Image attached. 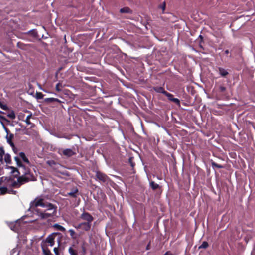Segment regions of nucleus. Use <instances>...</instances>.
Wrapping results in <instances>:
<instances>
[{
	"mask_svg": "<svg viewBox=\"0 0 255 255\" xmlns=\"http://www.w3.org/2000/svg\"><path fill=\"white\" fill-rule=\"evenodd\" d=\"M30 208L42 220L53 218L57 214V206L45 201L40 197H36L30 203Z\"/></svg>",
	"mask_w": 255,
	"mask_h": 255,
	"instance_id": "1",
	"label": "nucleus"
},
{
	"mask_svg": "<svg viewBox=\"0 0 255 255\" xmlns=\"http://www.w3.org/2000/svg\"><path fill=\"white\" fill-rule=\"evenodd\" d=\"M35 180V177L31 173L29 170H25V171L23 173V174L19 176L16 181H13L11 182V185L14 188H19L21 185L29 182L30 181H34Z\"/></svg>",
	"mask_w": 255,
	"mask_h": 255,
	"instance_id": "2",
	"label": "nucleus"
},
{
	"mask_svg": "<svg viewBox=\"0 0 255 255\" xmlns=\"http://www.w3.org/2000/svg\"><path fill=\"white\" fill-rule=\"evenodd\" d=\"M73 226L76 230L81 229L83 231L87 232L91 229L92 224L82 222L77 224H74Z\"/></svg>",
	"mask_w": 255,
	"mask_h": 255,
	"instance_id": "3",
	"label": "nucleus"
},
{
	"mask_svg": "<svg viewBox=\"0 0 255 255\" xmlns=\"http://www.w3.org/2000/svg\"><path fill=\"white\" fill-rule=\"evenodd\" d=\"M80 218L81 220L84 221V222L91 223L94 220L93 217L88 212L84 211L80 215Z\"/></svg>",
	"mask_w": 255,
	"mask_h": 255,
	"instance_id": "4",
	"label": "nucleus"
},
{
	"mask_svg": "<svg viewBox=\"0 0 255 255\" xmlns=\"http://www.w3.org/2000/svg\"><path fill=\"white\" fill-rule=\"evenodd\" d=\"M13 137H14L13 134L10 133L9 134H7V135L6 139H7V143L10 145V146L12 148V149L14 150V144L13 142H12V139L13 138Z\"/></svg>",
	"mask_w": 255,
	"mask_h": 255,
	"instance_id": "5",
	"label": "nucleus"
},
{
	"mask_svg": "<svg viewBox=\"0 0 255 255\" xmlns=\"http://www.w3.org/2000/svg\"><path fill=\"white\" fill-rule=\"evenodd\" d=\"M63 154L67 157H71L75 155L76 153L72 149L68 148L63 151Z\"/></svg>",
	"mask_w": 255,
	"mask_h": 255,
	"instance_id": "6",
	"label": "nucleus"
},
{
	"mask_svg": "<svg viewBox=\"0 0 255 255\" xmlns=\"http://www.w3.org/2000/svg\"><path fill=\"white\" fill-rule=\"evenodd\" d=\"M45 242L49 244L50 246H53L54 245V237L52 235H49L46 239Z\"/></svg>",
	"mask_w": 255,
	"mask_h": 255,
	"instance_id": "7",
	"label": "nucleus"
},
{
	"mask_svg": "<svg viewBox=\"0 0 255 255\" xmlns=\"http://www.w3.org/2000/svg\"><path fill=\"white\" fill-rule=\"evenodd\" d=\"M96 177L99 180H102L103 181H106L107 178V176L105 174L99 172H97Z\"/></svg>",
	"mask_w": 255,
	"mask_h": 255,
	"instance_id": "8",
	"label": "nucleus"
},
{
	"mask_svg": "<svg viewBox=\"0 0 255 255\" xmlns=\"http://www.w3.org/2000/svg\"><path fill=\"white\" fill-rule=\"evenodd\" d=\"M153 89L154 91H155L157 93H162L163 94H165V93H166L167 91H166L164 88L162 87H154L153 88Z\"/></svg>",
	"mask_w": 255,
	"mask_h": 255,
	"instance_id": "9",
	"label": "nucleus"
},
{
	"mask_svg": "<svg viewBox=\"0 0 255 255\" xmlns=\"http://www.w3.org/2000/svg\"><path fill=\"white\" fill-rule=\"evenodd\" d=\"M218 70L219 73L221 76H226L228 74V72L225 69L222 67H219Z\"/></svg>",
	"mask_w": 255,
	"mask_h": 255,
	"instance_id": "10",
	"label": "nucleus"
},
{
	"mask_svg": "<svg viewBox=\"0 0 255 255\" xmlns=\"http://www.w3.org/2000/svg\"><path fill=\"white\" fill-rule=\"evenodd\" d=\"M78 192V189L77 188L75 189L73 191L67 193V195L75 198L77 197V193Z\"/></svg>",
	"mask_w": 255,
	"mask_h": 255,
	"instance_id": "11",
	"label": "nucleus"
},
{
	"mask_svg": "<svg viewBox=\"0 0 255 255\" xmlns=\"http://www.w3.org/2000/svg\"><path fill=\"white\" fill-rule=\"evenodd\" d=\"M53 227L56 229L57 230L62 231V232H65L66 231V229L64 227H63L62 226L58 224H55L53 225Z\"/></svg>",
	"mask_w": 255,
	"mask_h": 255,
	"instance_id": "12",
	"label": "nucleus"
},
{
	"mask_svg": "<svg viewBox=\"0 0 255 255\" xmlns=\"http://www.w3.org/2000/svg\"><path fill=\"white\" fill-rule=\"evenodd\" d=\"M9 168L11 169V173H12L15 177H17L19 174L18 170L16 168L12 166L9 167Z\"/></svg>",
	"mask_w": 255,
	"mask_h": 255,
	"instance_id": "13",
	"label": "nucleus"
},
{
	"mask_svg": "<svg viewBox=\"0 0 255 255\" xmlns=\"http://www.w3.org/2000/svg\"><path fill=\"white\" fill-rule=\"evenodd\" d=\"M19 156L22 158V159L23 160V161L24 162H25L28 164L29 163V161L28 158L26 157V156L24 152H21L19 153Z\"/></svg>",
	"mask_w": 255,
	"mask_h": 255,
	"instance_id": "14",
	"label": "nucleus"
},
{
	"mask_svg": "<svg viewBox=\"0 0 255 255\" xmlns=\"http://www.w3.org/2000/svg\"><path fill=\"white\" fill-rule=\"evenodd\" d=\"M4 159L5 162L7 164H10L11 162V156L9 154H6L4 155Z\"/></svg>",
	"mask_w": 255,
	"mask_h": 255,
	"instance_id": "15",
	"label": "nucleus"
},
{
	"mask_svg": "<svg viewBox=\"0 0 255 255\" xmlns=\"http://www.w3.org/2000/svg\"><path fill=\"white\" fill-rule=\"evenodd\" d=\"M7 117L8 118H9L10 119H11V120H13L15 118L16 116H15V113L13 111L11 110L10 111H9L7 115Z\"/></svg>",
	"mask_w": 255,
	"mask_h": 255,
	"instance_id": "16",
	"label": "nucleus"
},
{
	"mask_svg": "<svg viewBox=\"0 0 255 255\" xmlns=\"http://www.w3.org/2000/svg\"><path fill=\"white\" fill-rule=\"evenodd\" d=\"M121 13H129L131 12V10L128 7H124L120 10Z\"/></svg>",
	"mask_w": 255,
	"mask_h": 255,
	"instance_id": "17",
	"label": "nucleus"
},
{
	"mask_svg": "<svg viewBox=\"0 0 255 255\" xmlns=\"http://www.w3.org/2000/svg\"><path fill=\"white\" fill-rule=\"evenodd\" d=\"M211 165L213 168H224L223 166H222L221 165L218 164L213 161H211Z\"/></svg>",
	"mask_w": 255,
	"mask_h": 255,
	"instance_id": "18",
	"label": "nucleus"
},
{
	"mask_svg": "<svg viewBox=\"0 0 255 255\" xmlns=\"http://www.w3.org/2000/svg\"><path fill=\"white\" fill-rule=\"evenodd\" d=\"M68 231L70 233L71 237L73 239H75L77 236L74 230L73 229H69Z\"/></svg>",
	"mask_w": 255,
	"mask_h": 255,
	"instance_id": "19",
	"label": "nucleus"
},
{
	"mask_svg": "<svg viewBox=\"0 0 255 255\" xmlns=\"http://www.w3.org/2000/svg\"><path fill=\"white\" fill-rule=\"evenodd\" d=\"M150 186L153 190H155L159 187V185L157 183H155L154 181H151L150 182Z\"/></svg>",
	"mask_w": 255,
	"mask_h": 255,
	"instance_id": "20",
	"label": "nucleus"
},
{
	"mask_svg": "<svg viewBox=\"0 0 255 255\" xmlns=\"http://www.w3.org/2000/svg\"><path fill=\"white\" fill-rule=\"evenodd\" d=\"M42 251L44 255H52L50 251L47 248L42 247Z\"/></svg>",
	"mask_w": 255,
	"mask_h": 255,
	"instance_id": "21",
	"label": "nucleus"
},
{
	"mask_svg": "<svg viewBox=\"0 0 255 255\" xmlns=\"http://www.w3.org/2000/svg\"><path fill=\"white\" fill-rule=\"evenodd\" d=\"M45 101L49 102H52L55 101L57 102H60V101L59 99L54 98H47L46 99Z\"/></svg>",
	"mask_w": 255,
	"mask_h": 255,
	"instance_id": "22",
	"label": "nucleus"
},
{
	"mask_svg": "<svg viewBox=\"0 0 255 255\" xmlns=\"http://www.w3.org/2000/svg\"><path fill=\"white\" fill-rule=\"evenodd\" d=\"M209 245L207 242L204 241L202 244L199 246V248L206 249L208 247Z\"/></svg>",
	"mask_w": 255,
	"mask_h": 255,
	"instance_id": "23",
	"label": "nucleus"
},
{
	"mask_svg": "<svg viewBox=\"0 0 255 255\" xmlns=\"http://www.w3.org/2000/svg\"><path fill=\"white\" fill-rule=\"evenodd\" d=\"M0 107L2 109L4 110H8V107H7V106L1 101H0Z\"/></svg>",
	"mask_w": 255,
	"mask_h": 255,
	"instance_id": "24",
	"label": "nucleus"
},
{
	"mask_svg": "<svg viewBox=\"0 0 255 255\" xmlns=\"http://www.w3.org/2000/svg\"><path fill=\"white\" fill-rule=\"evenodd\" d=\"M7 192V188L5 187H0V194H4Z\"/></svg>",
	"mask_w": 255,
	"mask_h": 255,
	"instance_id": "25",
	"label": "nucleus"
},
{
	"mask_svg": "<svg viewBox=\"0 0 255 255\" xmlns=\"http://www.w3.org/2000/svg\"><path fill=\"white\" fill-rule=\"evenodd\" d=\"M68 251L70 255H77L76 251L72 247L69 248Z\"/></svg>",
	"mask_w": 255,
	"mask_h": 255,
	"instance_id": "26",
	"label": "nucleus"
},
{
	"mask_svg": "<svg viewBox=\"0 0 255 255\" xmlns=\"http://www.w3.org/2000/svg\"><path fill=\"white\" fill-rule=\"evenodd\" d=\"M14 160L16 161V162L18 166H22L21 162L20 161V160L18 157H17V156L15 157Z\"/></svg>",
	"mask_w": 255,
	"mask_h": 255,
	"instance_id": "27",
	"label": "nucleus"
},
{
	"mask_svg": "<svg viewBox=\"0 0 255 255\" xmlns=\"http://www.w3.org/2000/svg\"><path fill=\"white\" fill-rule=\"evenodd\" d=\"M171 101L175 103V104H176L179 106H180V100L178 99H177V98H174L173 99H171Z\"/></svg>",
	"mask_w": 255,
	"mask_h": 255,
	"instance_id": "28",
	"label": "nucleus"
},
{
	"mask_svg": "<svg viewBox=\"0 0 255 255\" xmlns=\"http://www.w3.org/2000/svg\"><path fill=\"white\" fill-rule=\"evenodd\" d=\"M4 155V151L2 147L0 148V160L2 161L3 156Z\"/></svg>",
	"mask_w": 255,
	"mask_h": 255,
	"instance_id": "29",
	"label": "nucleus"
},
{
	"mask_svg": "<svg viewBox=\"0 0 255 255\" xmlns=\"http://www.w3.org/2000/svg\"><path fill=\"white\" fill-rule=\"evenodd\" d=\"M62 87V84L60 83H58L56 85V90L58 92H60L62 90L61 87Z\"/></svg>",
	"mask_w": 255,
	"mask_h": 255,
	"instance_id": "30",
	"label": "nucleus"
},
{
	"mask_svg": "<svg viewBox=\"0 0 255 255\" xmlns=\"http://www.w3.org/2000/svg\"><path fill=\"white\" fill-rule=\"evenodd\" d=\"M31 116H32V115L31 114H30L29 115H28L26 118V119L25 120V122L26 123V124L27 125H30L31 124V122L30 121V118H31Z\"/></svg>",
	"mask_w": 255,
	"mask_h": 255,
	"instance_id": "31",
	"label": "nucleus"
},
{
	"mask_svg": "<svg viewBox=\"0 0 255 255\" xmlns=\"http://www.w3.org/2000/svg\"><path fill=\"white\" fill-rule=\"evenodd\" d=\"M165 95L168 97V100L170 101H171L172 99L174 98L173 95L167 92H166V93H165Z\"/></svg>",
	"mask_w": 255,
	"mask_h": 255,
	"instance_id": "32",
	"label": "nucleus"
},
{
	"mask_svg": "<svg viewBox=\"0 0 255 255\" xmlns=\"http://www.w3.org/2000/svg\"><path fill=\"white\" fill-rule=\"evenodd\" d=\"M165 2H163L161 5L159 6V8L162 10V11L164 12L165 9Z\"/></svg>",
	"mask_w": 255,
	"mask_h": 255,
	"instance_id": "33",
	"label": "nucleus"
},
{
	"mask_svg": "<svg viewBox=\"0 0 255 255\" xmlns=\"http://www.w3.org/2000/svg\"><path fill=\"white\" fill-rule=\"evenodd\" d=\"M53 250H54V253H55V254L56 255H59V250H58V248H54Z\"/></svg>",
	"mask_w": 255,
	"mask_h": 255,
	"instance_id": "34",
	"label": "nucleus"
},
{
	"mask_svg": "<svg viewBox=\"0 0 255 255\" xmlns=\"http://www.w3.org/2000/svg\"><path fill=\"white\" fill-rule=\"evenodd\" d=\"M219 89H220V90L221 92H224L226 90V88L225 87H224V86H221L219 87Z\"/></svg>",
	"mask_w": 255,
	"mask_h": 255,
	"instance_id": "35",
	"label": "nucleus"
},
{
	"mask_svg": "<svg viewBox=\"0 0 255 255\" xmlns=\"http://www.w3.org/2000/svg\"><path fill=\"white\" fill-rule=\"evenodd\" d=\"M10 227L11 228V230H13V231H15V226L13 225V224H11L10 225Z\"/></svg>",
	"mask_w": 255,
	"mask_h": 255,
	"instance_id": "36",
	"label": "nucleus"
},
{
	"mask_svg": "<svg viewBox=\"0 0 255 255\" xmlns=\"http://www.w3.org/2000/svg\"><path fill=\"white\" fill-rule=\"evenodd\" d=\"M164 255H171V254L169 252H167L165 253Z\"/></svg>",
	"mask_w": 255,
	"mask_h": 255,
	"instance_id": "37",
	"label": "nucleus"
},
{
	"mask_svg": "<svg viewBox=\"0 0 255 255\" xmlns=\"http://www.w3.org/2000/svg\"><path fill=\"white\" fill-rule=\"evenodd\" d=\"M229 53V51L228 50H226L225 51V54L228 55Z\"/></svg>",
	"mask_w": 255,
	"mask_h": 255,
	"instance_id": "38",
	"label": "nucleus"
},
{
	"mask_svg": "<svg viewBox=\"0 0 255 255\" xmlns=\"http://www.w3.org/2000/svg\"><path fill=\"white\" fill-rule=\"evenodd\" d=\"M14 150H13V151H14L15 153H16V152H17V149H16V148L14 147Z\"/></svg>",
	"mask_w": 255,
	"mask_h": 255,
	"instance_id": "39",
	"label": "nucleus"
},
{
	"mask_svg": "<svg viewBox=\"0 0 255 255\" xmlns=\"http://www.w3.org/2000/svg\"><path fill=\"white\" fill-rule=\"evenodd\" d=\"M131 165L132 167L134 166V164H133V163L131 162Z\"/></svg>",
	"mask_w": 255,
	"mask_h": 255,
	"instance_id": "40",
	"label": "nucleus"
}]
</instances>
